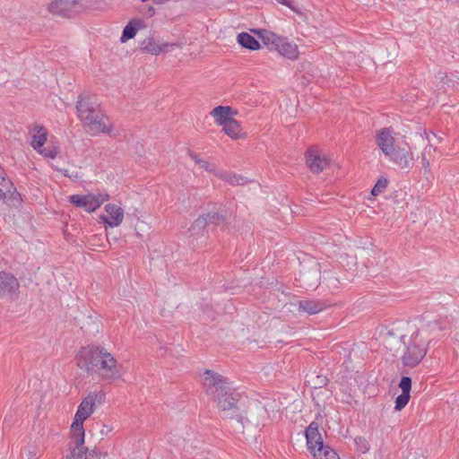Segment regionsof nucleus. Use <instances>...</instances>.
<instances>
[{
    "instance_id": "a19ab883",
    "label": "nucleus",
    "mask_w": 459,
    "mask_h": 459,
    "mask_svg": "<svg viewBox=\"0 0 459 459\" xmlns=\"http://www.w3.org/2000/svg\"><path fill=\"white\" fill-rule=\"evenodd\" d=\"M84 459H100V455L95 449L89 450L88 447H86Z\"/></svg>"
},
{
    "instance_id": "9b49d317",
    "label": "nucleus",
    "mask_w": 459,
    "mask_h": 459,
    "mask_svg": "<svg viewBox=\"0 0 459 459\" xmlns=\"http://www.w3.org/2000/svg\"><path fill=\"white\" fill-rule=\"evenodd\" d=\"M386 156L401 169H410L412 165V155L409 147L395 146Z\"/></svg>"
},
{
    "instance_id": "7c9ffc66",
    "label": "nucleus",
    "mask_w": 459,
    "mask_h": 459,
    "mask_svg": "<svg viewBox=\"0 0 459 459\" xmlns=\"http://www.w3.org/2000/svg\"><path fill=\"white\" fill-rule=\"evenodd\" d=\"M7 187H12V180L7 178L5 170L0 166V196H4L3 191H7Z\"/></svg>"
},
{
    "instance_id": "4468645a",
    "label": "nucleus",
    "mask_w": 459,
    "mask_h": 459,
    "mask_svg": "<svg viewBox=\"0 0 459 459\" xmlns=\"http://www.w3.org/2000/svg\"><path fill=\"white\" fill-rule=\"evenodd\" d=\"M205 220L207 221V224H212L215 226H220L227 223L228 218L230 216V212L224 206L220 205L218 207H213L212 210L204 214Z\"/></svg>"
},
{
    "instance_id": "ea45409f",
    "label": "nucleus",
    "mask_w": 459,
    "mask_h": 459,
    "mask_svg": "<svg viewBox=\"0 0 459 459\" xmlns=\"http://www.w3.org/2000/svg\"><path fill=\"white\" fill-rule=\"evenodd\" d=\"M197 164L206 171L212 172L214 170V165L205 160H198Z\"/></svg>"
},
{
    "instance_id": "cd10ccee",
    "label": "nucleus",
    "mask_w": 459,
    "mask_h": 459,
    "mask_svg": "<svg viewBox=\"0 0 459 459\" xmlns=\"http://www.w3.org/2000/svg\"><path fill=\"white\" fill-rule=\"evenodd\" d=\"M437 78L448 87H455L456 84H459V76L454 74L448 76L445 73L439 72Z\"/></svg>"
},
{
    "instance_id": "423d86ee",
    "label": "nucleus",
    "mask_w": 459,
    "mask_h": 459,
    "mask_svg": "<svg viewBox=\"0 0 459 459\" xmlns=\"http://www.w3.org/2000/svg\"><path fill=\"white\" fill-rule=\"evenodd\" d=\"M109 198L108 194L95 195L93 194L73 195L70 196V203L77 207L83 208L88 212L96 211L100 205Z\"/></svg>"
},
{
    "instance_id": "f03ea898",
    "label": "nucleus",
    "mask_w": 459,
    "mask_h": 459,
    "mask_svg": "<svg viewBox=\"0 0 459 459\" xmlns=\"http://www.w3.org/2000/svg\"><path fill=\"white\" fill-rule=\"evenodd\" d=\"M77 366L87 372H96L103 379L114 381L121 377L117 359L103 347H82L77 355Z\"/></svg>"
},
{
    "instance_id": "4be33fe9",
    "label": "nucleus",
    "mask_w": 459,
    "mask_h": 459,
    "mask_svg": "<svg viewBox=\"0 0 459 459\" xmlns=\"http://www.w3.org/2000/svg\"><path fill=\"white\" fill-rule=\"evenodd\" d=\"M143 24V22L142 20L138 19H133L131 20L124 28L120 41L122 43L126 42L127 40L134 38L138 29L142 27Z\"/></svg>"
},
{
    "instance_id": "c9c22d12",
    "label": "nucleus",
    "mask_w": 459,
    "mask_h": 459,
    "mask_svg": "<svg viewBox=\"0 0 459 459\" xmlns=\"http://www.w3.org/2000/svg\"><path fill=\"white\" fill-rule=\"evenodd\" d=\"M354 442L359 452L364 454L369 450V444L364 437H356Z\"/></svg>"
},
{
    "instance_id": "473e14b6",
    "label": "nucleus",
    "mask_w": 459,
    "mask_h": 459,
    "mask_svg": "<svg viewBox=\"0 0 459 459\" xmlns=\"http://www.w3.org/2000/svg\"><path fill=\"white\" fill-rule=\"evenodd\" d=\"M85 446L83 445L82 446L70 447V454L66 455V459H84L85 456Z\"/></svg>"
},
{
    "instance_id": "1a4fd4ad",
    "label": "nucleus",
    "mask_w": 459,
    "mask_h": 459,
    "mask_svg": "<svg viewBox=\"0 0 459 459\" xmlns=\"http://www.w3.org/2000/svg\"><path fill=\"white\" fill-rule=\"evenodd\" d=\"M84 126L87 127V131L92 134L96 135L99 134H108L110 132V128L104 122V115L100 110L99 114H95L92 117H89L88 118H84L81 120Z\"/></svg>"
},
{
    "instance_id": "4c0bfd02",
    "label": "nucleus",
    "mask_w": 459,
    "mask_h": 459,
    "mask_svg": "<svg viewBox=\"0 0 459 459\" xmlns=\"http://www.w3.org/2000/svg\"><path fill=\"white\" fill-rule=\"evenodd\" d=\"M399 387L403 393L410 394L411 389V378L410 377H402L399 382Z\"/></svg>"
},
{
    "instance_id": "39448f33",
    "label": "nucleus",
    "mask_w": 459,
    "mask_h": 459,
    "mask_svg": "<svg viewBox=\"0 0 459 459\" xmlns=\"http://www.w3.org/2000/svg\"><path fill=\"white\" fill-rule=\"evenodd\" d=\"M82 0H55L48 5V11L63 18H73L82 11Z\"/></svg>"
},
{
    "instance_id": "6ab92c4d",
    "label": "nucleus",
    "mask_w": 459,
    "mask_h": 459,
    "mask_svg": "<svg viewBox=\"0 0 459 459\" xmlns=\"http://www.w3.org/2000/svg\"><path fill=\"white\" fill-rule=\"evenodd\" d=\"M82 418H78L74 415V421L71 426V431L73 433V438L76 447L82 446L84 444V429Z\"/></svg>"
},
{
    "instance_id": "412c9836",
    "label": "nucleus",
    "mask_w": 459,
    "mask_h": 459,
    "mask_svg": "<svg viewBox=\"0 0 459 459\" xmlns=\"http://www.w3.org/2000/svg\"><path fill=\"white\" fill-rule=\"evenodd\" d=\"M7 191H3L4 195L0 196L10 207H19L22 202L21 194L16 190L12 182V187H7Z\"/></svg>"
},
{
    "instance_id": "f8f14e48",
    "label": "nucleus",
    "mask_w": 459,
    "mask_h": 459,
    "mask_svg": "<svg viewBox=\"0 0 459 459\" xmlns=\"http://www.w3.org/2000/svg\"><path fill=\"white\" fill-rule=\"evenodd\" d=\"M19 281L12 273L0 272V299L16 294L19 289Z\"/></svg>"
},
{
    "instance_id": "37998d69",
    "label": "nucleus",
    "mask_w": 459,
    "mask_h": 459,
    "mask_svg": "<svg viewBox=\"0 0 459 459\" xmlns=\"http://www.w3.org/2000/svg\"><path fill=\"white\" fill-rule=\"evenodd\" d=\"M421 163H422V166L427 169L429 167V161L428 160V159L426 158L425 154H422V158H421Z\"/></svg>"
},
{
    "instance_id": "e433bc0d",
    "label": "nucleus",
    "mask_w": 459,
    "mask_h": 459,
    "mask_svg": "<svg viewBox=\"0 0 459 459\" xmlns=\"http://www.w3.org/2000/svg\"><path fill=\"white\" fill-rule=\"evenodd\" d=\"M320 280L321 282L325 283L329 288L331 287V285L333 288H337L338 280L331 273L325 272L323 277H320Z\"/></svg>"
},
{
    "instance_id": "20e7f679",
    "label": "nucleus",
    "mask_w": 459,
    "mask_h": 459,
    "mask_svg": "<svg viewBox=\"0 0 459 459\" xmlns=\"http://www.w3.org/2000/svg\"><path fill=\"white\" fill-rule=\"evenodd\" d=\"M307 450L316 459H340L338 454L325 445L319 432V424L312 421L305 430Z\"/></svg>"
},
{
    "instance_id": "bb28decb",
    "label": "nucleus",
    "mask_w": 459,
    "mask_h": 459,
    "mask_svg": "<svg viewBox=\"0 0 459 459\" xmlns=\"http://www.w3.org/2000/svg\"><path fill=\"white\" fill-rule=\"evenodd\" d=\"M206 226H208L207 221L205 220L204 215L202 214L196 220H195V221L188 229V231L190 232L191 236H198L203 233Z\"/></svg>"
},
{
    "instance_id": "c756f323",
    "label": "nucleus",
    "mask_w": 459,
    "mask_h": 459,
    "mask_svg": "<svg viewBox=\"0 0 459 459\" xmlns=\"http://www.w3.org/2000/svg\"><path fill=\"white\" fill-rule=\"evenodd\" d=\"M259 37L265 45H272L274 48L278 42H281V37L273 32L264 31V33H259Z\"/></svg>"
},
{
    "instance_id": "a18cd8bd",
    "label": "nucleus",
    "mask_w": 459,
    "mask_h": 459,
    "mask_svg": "<svg viewBox=\"0 0 459 459\" xmlns=\"http://www.w3.org/2000/svg\"><path fill=\"white\" fill-rule=\"evenodd\" d=\"M188 153L190 155V157L195 161V163L197 164V160H200L198 158V155L195 152H193L192 151H188Z\"/></svg>"
},
{
    "instance_id": "b1692460",
    "label": "nucleus",
    "mask_w": 459,
    "mask_h": 459,
    "mask_svg": "<svg viewBox=\"0 0 459 459\" xmlns=\"http://www.w3.org/2000/svg\"><path fill=\"white\" fill-rule=\"evenodd\" d=\"M217 176L232 186H243L249 182L247 178L235 173L221 172Z\"/></svg>"
},
{
    "instance_id": "a211bd4d",
    "label": "nucleus",
    "mask_w": 459,
    "mask_h": 459,
    "mask_svg": "<svg viewBox=\"0 0 459 459\" xmlns=\"http://www.w3.org/2000/svg\"><path fill=\"white\" fill-rule=\"evenodd\" d=\"M237 111L229 106H217L211 111V115L215 118L216 122L223 126L233 117L230 116L236 115Z\"/></svg>"
},
{
    "instance_id": "72a5a7b5",
    "label": "nucleus",
    "mask_w": 459,
    "mask_h": 459,
    "mask_svg": "<svg viewBox=\"0 0 459 459\" xmlns=\"http://www.w3.org/2000/svg\"><path fill=\"white\" fill-rule=\"evenodd\" d=\"M410 397H411L410 394L402 392V394H399L395 399V406H394L395 411L403 410L409 403Z\"/></svg>"
},
{
    "instance_id": "2f4dec72",
    "label": "nucleus",
    "mask_w": 459,
    "mask_h": 459,
    "mask_svg": "<svg viewBox=\"0 0 459 459\" xmlns=\"http://www.w3.org/2000/svg\"><path fill=\"white\" fill-rule=\"evenodd\" d=\"M387 185H388V180L384 178V177H381L377 179V183L375 184L374 187L372 188L371 190V195H378L379 194L383 193L385 188L387 187Z\"/></svg>"
},
{
    "instance_id": "58836bf2",
    "label": "nucleus",
    "mask_w": 459,
    "mask_h": 459,
    "mask_svg": "<svg viewBox=\"0 0 459 459\" xmlns=\"http://www.w3.org/2000/svg\"><path fill=\"white\" fill-rule=\"evenodd\" d=\"M140 12L147 17H152L155 14V8L152 5L144 4L141 7Z\"/></svg>"
},
{
    "instance_id": "f704fd0d",
    "label": "nucleus",
    "mask_w": 459,
    "mask_h": 459,
    "mask_svg": "<svg viewBox=\"0 0 459 459\" xmlns=\"http://www.w3.org/2000/svg\"><path fill=\"white\" fill-rule=\"evenodd\" d=\"M38 152L44 157L55 159L59 153V148L56 146L42 147Z\"/></svg>"
},
{
    "instance_id": "f3484780",
    "label": "nucleus",
    "mask_w": 459,
    "mask_h": 459,
    "mask_svg": "<svg viewBox=\"0 0 459 459\" xmlns=\"http://www.w3.org/2000/svg\"><path fill=\"white\" fill-rule=\"evenodd\" d=\"M275 49L280 55L290 60H295L299 56L297 45L288 41L286 38L281 37V42L276 44Z\"/></svg>"
},
{
    "instance_id": "7ed1b4c3",
    "label": "nucleus",
    "mask_w": 459,
    "mask_h": 459,
    "mask_svg": "<svg viewBox=\"0 0 459 459\" xmlns=\"http://www.w3.org/2000/svg\"><path fill=\"white\" fill-rule=\"evenodd\" d=\"M401 341L405 346V351L402 356V362L404 366L414 368L426 356L428 345L430 340H426L420 331L414 332L410 337L403 335Z\"/></svg>"
},
{
    "instance_id": "aec40b11",
    "label": "nucleus",
    "mask_w": 459,
    "mask_h": 459,
    "mask_svg": "<svg viewBox=\"0 0 459 459\" xmlns=\"http://www.w3.org/2000/svg\"><path fill=\"white\" fill-rule=\"evenodd\" d=\"M325 308V304L315 299H302L299 301V311L315 315Z\"/></svg>"
},
{
    "instance_id": "9d476101",
    "label": "nucleus",
    "mask_w": 459,
    "mask_h": 459,
    "mask_svg": "<svg viewBox=\"0 0 459 459\" xmlns=\"http://www.w3.org/2000/svg\"><path fill=\"white\" fill-rule=\"evenodd\" d=\"M306 162L313 173H320L330 164V160L321 156L317 150L310 148L306 152Z\"/></svg>"
},
{
    "instance_id": "c85d7f7f",
    "label": "nucleus",
    "mask_w": 459,
    "mask_h": 459,
    "mask_svg": "<svg viewBox=\"0 0 459 459\" xmlns=\"http://www.w3.org/2000/svg\"><path fill=\"white\" fill-rule=\"evenodd\" d=\"M443 329H444L443 322L440 320H435V321L429 322L424 328H422L421 330H419V331L421 332L422 335H423L425 333H428L430 334V333H435L436 332H438V331H442Z\"/></svg>"
},
{
    "instance_id": "ddd939ff",
    "label": "nucleus",
    "mask_w": 459,
    "mask_h": 459,
    "mask_svg": "<svg viewBox=\"0 0 459 459\" xmlns=\"http://www.w3.org/2000/svg\"><path fill=\"white\" fill-rule=\"evenodd\" d=\"M107 215H101L100 219L103 222L111 228L117 227L123 221L124 211L121 207L114 204L105 205Z\"/></svg>"
},
{
    "instance_id": "0eeeda50",
    "label": "nucleus",
    "mask_w": 459,
    "mask_h": 459,
    "mask_svg": "<svg viewBox=\"0 0 459 459\" xmlns=\"http://www.w3.org/2000/svg\"><path fill=\"white\" fill-rule=\"evenodd\" d=\"M76 109L81 120L88 118L90 116L92 117L95 114H99L101 110L97 97L90 94H81L79 96Z\"/></svg>"
},
{
    "instance_id": "79ce46f5",
    "label": "nucleus",
    "mask_w": 459,
    "mask_h": 459,
    "mask_svg": "<svg viewBox=\"0 0 459 459\" xmlns=\"http://www.w3.org/2000/svg\"><path fill=\"white\" fill-rule=\"evenodd\" d=\"M278 3L283 4V5H286L288 6L289 8H290L291 10L295 11V6L293 5V1L292 0H276Z\"/></svg>"
},
{
    "instance_id": "2eb2a0df",
    "label": "nucleus",
    "mask_w": 459,
    "mask_h": 459,
    "mask_svg": "<svg viewBox=\"0 0 459 459\" xmlns=\"http://www.w3.org/2000/svg\"><path fill=\"white\" fill-rule=\"evenodd\" d=\"M175 44L162 43L156 40L153 37H148L141 42L140 49L144 53L152 55H159L161 52H167L169 47H172Z\"/></svg>"
},
{
    "instance_id": "6e6552de",
    "label": "nucleus",
    "mask_w": 459,
    "mask_h": 459,
    "mask_svg": "<svg viewBox=\"0 0 459 459\" xmlns=\"http://www.w3.org/2000/svg\"><path fill=\"white\" fill-rule=\"evenodd\" d=\"M105 393L101 391L90 393L81 402L75 415L78 418H82V420H86L88 417L91 415V413H93L96 403H102L105 401Z\"/></svg>"
},
{
    "instance_id": "dca6fc26",
    "label": "nucleus",
    "mask_w": 459,
    "mask_h": 459,
    "mask_svg": "<svg viewBox=\"0 0 459 459\" xmlns=\"http://www.w3.org/2000/svg\"><path fill=\"white\" fill-rule=\"evenodd\" d=\"M377 143L385 156L396 146L389 128H382L377 133Z\"/></svg>"
},
{
    "instance_id": "f257e3e1",
    "label": "nucleus",
    "mask_w": 459,
    "mask_h": 459,
    "mask_svg": "<svg viewBox=\"0 0 459 459\" xmlns=\"http://www.w3.org/2000/svg\"><path fill=\"white\" fill-rule=\"evenodd\" d=\"M203 385L207 395L212 396L217 402L219 409L223 412V417L230 420H235L238 424V429L243 430L245 420L244 417L237 405L240 394L236 393L230 386L228 378L211 369L204 371Z\"/></svg>"
},
{
    "instance_id": "c03bdc74",
    "label": "nucleus",
    "mask_w": 459,
    "mask_h": 459,
    "mask_svg": "<svg viewBox=\"0 0 459 459\" xmlns=\"http://www.w3.org/2000/svg\"><path fill=\"white\" fill-rule=\"evenodd\" d=\"M320 265L319 264L315 263L313 266L311 267V270L315 273V275L316 276L318 273H320Z\"/></svg>"
},
{
    "instance_id": "5701e85b",
    "label": "nucleus",
    "mask_w": 459,
    "mask_h": 459,
    "mask_svg": "<svg viewBox=\"0 0 459 459\" xmlns=\"http://www.w3.org/2000/svg\"><path fill=\"white\" fill-rule=\"evenodd\" d=\"M238 43L249 50H258L261 48L259 41L247 32H241L237 37Z\"/></svg>"
},
{
    "instance_id": "a878e982",
    "label": "nucleus",
    "mask_w": 459,
    "mask_h": 459,
    "mask_svg": "<svg viewBox=\"0 0 459 459\" xmlns=\"http://www.w3.org/2000/svg\"><path fill=\"white\" fill-rule=\"evenodd\" d=\"M48 132L46 128L42 126H38L37 134L33 135L31 145L32 147L39 152L44 147L45 143L47 142Z\"/></svg>"
},
{
    "instance_id": "393cba45",
    "label": "nucleus",
    "mask_w": 459,
    "mask_h": 459,
    "mask_svg": "<svg viewBox=\"0 0 459 459\" xmlns=\"http://www.w3.org/2000/svg\"><path fill=\"white\" fill-rule=\"evenodd\" d=\"M222 130L232 139L240 138L241 126L240 124L234 118L223 125Z\"/></svg>"
}]
</instances>
